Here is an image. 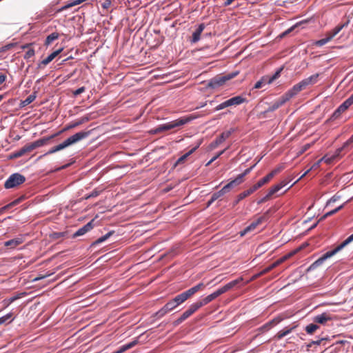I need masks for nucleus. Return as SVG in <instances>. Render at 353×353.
Instances as JSON below:
<instances>
[{"label": "nucleus", "instance_id": "4be33fe9", "mask_svg": "<svg viewBox=\"0 0 353 353\" xmlns=\"http://www.w3.org/2000/svg\"><path fill=\"white\" fill-rule=\"evenodd\" d=\"M204 28H205V25L203 23H201L199 26L198 28L192 34V43H196L199 41L201 34L203 31Z\"/></svg>", "mask_w": 353, "mask_h": 353}, {"label": "nucleus", "instance_id": "39448f33", "mask_svg": "<svg viewBox=\"0 0 353 353\" xmlns=\"http://www.w3.org/2000/svg\"><path fill=\"white\" fill-rule=\"evenodd\" d=\"M205 288V285L203 283H199L196 285L188 289V290L178 294L173 299L178 305L184 303L186 300L190 299L198 291L203 290Z\"/></svg>", "mask_w": 353, "mask_h": 353}, {"label": "nucleus", "instance_id": "a19ab883", "mask_svg": "<svg viewBox=\"0 0 353 353\" xmlns=\"http://www.w3.org/2000/svg\"><path fill=\"white\" fill-rule=\"evenodd\" d=\"M165 310H168V312L174 310L177 306H179L176 302H174V300L172 299L171 301H168L165 305Z\"/></svg>", "mask_w": 353, "mask_h": 353}, {"label": "nucleus", "instance_id": "a211bd4d", "mask_svg": "<svg viewBox=\"0 0 353 353\" xmlns=\"http://www.w3.org/2000/svg\"><path fill=\"white\" fill-rule=\"evenodd\" d=\"M93 221L94 220H92L89 223H88L86 225L83 226L82 228H79L75 233L73 234V237H77L82 236L85 234L86 232L90 231L93 228Z\"/></svg>", "mask_w": 353, "mask_h": 353}, {"label": "nucleus", "instance_id": "3c124183", "mask_svg": "<svg viewBox=\"0 0 353 353\" xmlns=\"http://www.w3.org/2000/svg\"><path fill=\"white\" fill-rule=\"evenodd\" d=\"M168 312V310H165V306L164 305L161 310H159L157 313H156V315L158 316V317H162L165 314H167Z\"/></svg>", "mask_w": 353, "mask_h": 353}, {"label": "nucleus", "instance_id": "b1692460", "mask_svg": "<svg viewBox=\"0 0 353 353\" xmlns=\"http://www.w3.org/2000/svg\"><path fill=\"white\" fill-rule=\"evenodd\" d=\"M343 207V205H341L339 206L338 208H335L334 210L325 213L323 216H322L319 219V220L318 221L317 223H316L315 224H313V225L310 228V230L314 228L320 221H321L324 220L325 219H326L327 217L332 216L334 214L336 213L338 211H339L341 209H342Z\"/></svg>", "mask_w": 353, "mask_h": 353}, {"label": "nucleus", "instance_id": "423d86ee", "mask_svg": "<svg viewBox=\"0 0 353 353\" xmlns=\"http://www.w3.org/2000/svg\"><path fill=\"white\" fill-rule=\"evenodd\" d=\"M89 134H90V132H83V131L79 132L73 134L72 136L68 137L63 143L56 145L57 149L58 150V151L63 150V149L70 146L71 145H73V144L80 141L81 140L88 137Z\"/></svg>", "mask_w": 353, "mask_h": 353}, {"label": "nucleus", "instance_id": "aec40b11", "mask_svg": "<svg viewBox=\"0 0 353 353\" xmlns=\"http://www.w3.org/2000/svg\"><path fill=\"white\" fill-rule=\"evenodd\" d=\"M282 320L283 319L280 316L276 317L272 321L263 325L260 329L263 332L269 330L271 327L280 323Z\"/></svg>", "mask_w": 353, "mask_h": 353}, {"label": "nucleus", "instance_id": "ddd939ff", "mask_svg": "<svg viewBox=\"0 0 353 353\" xmlns=\"http://www.w3.org/2000/svg\"><path fill=\"white\" fill-rule=\"evenodd\" d=\"M333 319V316L330 313L323 312L321 314L315 316L313 321L314 323L325 325L327 321H332Z\"/></svg>", "mask_w": 353, "mask_h": 353}, {"label": "nucleus", "instance_id": "8fccbe9b", "mask_svg": "<svg viewBox=\"0 0 353 353\" xmlns=\"http://www.w3.org/2000/svg\"><path fill=\"white\" fill-rule=\"evenodd\" d=\"M277 174V170H273L270 173H269L268 175H266L265 177H263V181H265V183H268L275 174Z\"/></svg>", "mask_w": 353, "mask_h": 353}, {"label": "nucleus", "instance_id": "f8f14e48", "mask_svg": "<svg viewBox=\"0 0 353 353\" xmlns=\"http://www.w3.org/2000/svg\"><path fill=\"white\" fill-rule=\"evenodd\" d=\"M234 132L233 129H231L228 131L223 132L219 137H217L212 143L211 148H216L218 145L225 141L232 133Z\"/></svg>", "mask_w": 353, "mask_h": 353}, {"label": "nucleus", "instance_id": "864d4df0", "mask_svg": "<svg viewBox=\"0 0 353 353\" xmlns=\"http://www.w3.org/2000/svg\"><path fill=\"white\" fill-rule=\"evenodd\" d=\"M89 121V117L88 116H85L79 119L77 122L78 123V126L83 124Z\"/></svg>", "mask_w": 353, "mask_h": 353}, {"label": "nucleus", "instance_id": "09e8293b", "mask_svg": "<svg viewBox=\"0 0 353 353\" xmlns=\"http://www.w3.org/2000/svg\"><path fill=\"white\" fill-rule=\"evenodd\" d=\"M229 106L230 105H229V103H228V100H227V101L223 102L222 103L218 105L215 108L214 110L215 111H219V110H221L224 109V108H225L227 107H229Z\"/></svg>", "mask_w": 353, "mask_h": 353}, {"label": "nucleus", "instance_id": "13d9d810", "mask_svg": "<svg viewBox=\"0 0 353 353\" xmlns=\"http://www.w3.org/2000/svg\"><path fill=\"white\" fill-rule=\"evenodd\" d=\"M84 91H85V88L81 87V88H78L77 90H76L75 91H74L73 94L74 96H77V95H79L81 93H83Z\"/></svg>", "mask_w": 353, "mask_h": 353}, {"label": "nucleus", "instance_id": "6ab92c4d", "mask_svg": "<svg viewBox=\"0 0 353 353\" xmlns=\"http://www.w3.org/2000/svg\"><path fill=\"white\" fill-rule=\"evenodd\" d=\"M62 48H60L52 53H51L49 56H48L46 59H44L39 64V67L41 68L42 65H46L49 63H50L61 51Z\"/></svg>", "mask_w": 353, "mask_h": 353}, {"label": "nucleus", "instance_id": "ea45409f", "mask_svg": "<svg viewBox=\"0 0 353 353\" xmlns=\"http://www.w3.org/2000/svg\"><path fill=\"white\" fill-rule=\"evenodd\" d=\"M332 37L327 33L325 38L321 39L316 42V45L318 46H322L332 40Z\"/></svg>", "mask_w": 353, "mask_h": 353}, {"label": "nucleus", "instance_id": "9d476101", "mask_svg": "<svg viewBox=\"0 0 353 353\" xmlns=\"http://www.w3.org/2000/svg\"><path fill=\"white\" fill-rule=\"evenodd\" d=\"M45 143L44 139H39L34 142L30 143L20 148L18 151V156L21 157L28 152H32L33 150L42 146Z\"/></svg>", "mask_w": 353, "mask_h": 353}, {"label": "nucleus", "instance_id": "052dcab7", "mask_svg": "<svg viewBox=\"0 0 353 353\" xmlns=\"http://www.w3.org/2000/svg\"><path fill=\"white\" fill-rule=\"evenodd\" d=\"M238 72H232L228 74L225 75L226 77L227 81L232 79V78L235 77L237 75Z\"/></svg>", "mask_w": 353, "mask_h": 353}, {"label": "nucleus", "instance_id": "dca6fc26", "mask_svg": "<svg viewBox=\"0 0 353 353\" xmlns=\"http://www.w3.org/2000/svg\"><path fill=\"white\" fill-rule=\"evenodd\" d=\"M296 327H297L296 324H294L292 325L285 327L282 330H280L275 335L274 337L276 339L280 340V339H283V337H285V336H287L288 334H289L290 333H291L293 330H294L296 328Z\"/></svg>", "mask_w": 353, "mask_h": 353}, {"label": "nucleus", "instance_id": "1a4fd4ad", "mask_svg": "<svg viewBox=\"0 0 353 353\" xmlns=\"http://www.w3.org/2000/svg\"><path fill=\"white\" fill-rule=\"evenodd\" d=\"M292 98L291 94L288 91L283 96H281L278 100L274 101L271 105L268 107V108L265 111V112H273L277 110L279 108L282 106L284 103H285L288 101Z\"/></svg>", "mask_w": 353, "mask_h": 353}, {"label": "nucleus", "instance_id": "f704fd0d", "mask_svg": "<svg viewBox=\"0 0 353 353\" xmlns=\"http://www.w3.org/2000/svg\"><path fill=\"white\" fill-rule=\"evenodd\" d=\"M59 38V34L57 32H53L48 35L45 41V44L46 46L50 45L52 43L54 40L57 39Z\"/></svg>", "mask_w": 353, "mask_h": 353}, {"label": "nucleus", "instance_id": "72a5a7b5", "mask_svg": "<svg viewBox=\"0 0 353 353\" xmlns=\"http://www.w3.org/2000/svg\"><path fill=\"white\" fill-rule=\"evenodd\" d=\"M347 110L343 104L340 105L339 108L334 112L332 115V118L335 119L340 117L341 114L345 112Z\"/></svg>", "mask_w": 353, "mask_h": 353}, {"label": "nucleus", "instance_id": "0eeeda50", "mask_svg": "<svg viewBox=\"0 0 353 353\" xmlns=\"http://www.w3.org/2000/svg\"><path fill=\"white\" fill-rule=\"evenodd\" d=\"M89 134H90V132H83V131L79 132L73 134L72 136L68 137L63 143L56 145L57 149L58 150V151L63 150V149L70 146L71 145H73V144L80 141L81 140L88 137Z\"/></svg>", "mask_w": 353, "mask_h": 353}, {"label": "nucleus", "instance_id": "6e6552de", "mask_svg": "<svg viewBox=\"0 0 353 353\" xmlns=\"http://www.w3.org/2000/svg\"><path fill=\"white\" fill-rule=\"evenodd\" d=\"M26 181V178L23 175L19 173H14L11 174L4 183V187L6 189L16 188Z\"/></svg>", "mask_w": 353, "mask_h": 353}, {"label": "nucleus", "instance_id": "49530a36", "mask_svg": "<svg viewBox=\"0 0 353 353\" xmlns=\"http://www.w3.org/2000/svg\"><path fill=\"white\" fill-rule=\"evenodd\" d=\"M344 107H345L347 109L353 104V94L347 99L343 103Z\"/></svg>", "mask_w": 353, "mask_h": 353}, {"label": "nucleus", "instance_id": "a18cd8bd", "mask_svg": "<svg viewBox=\"0 0 353 353\" xmlns=\"http://www.w3.org/2000/svg\"><path fill=\"white\" fill-rule=\"evenodd\" d=\"M282 68L276 71L272 77H270L268 80V83H272L275 79H276L279 76Z\"/></svg>", "mask_w": 353, "mask_h": 353}, {"label": "nucleus", "instance_id": "f3484780", "mask_svg": "<svg viewBox=\"0 0 353 353\" xmlns=\"http://www.w3.org/2000/svg\"><path fill=\"white\" fill-rule=\"evenodd\" d=\"M226 81L227 79L225 76L216 77L210 80V81L208 83V86L212 88H216L223 85Z\"/></svg>", "mask_w": 353, "mask_h": 353}, {"label": "nucleus", "instance_id": "412c9836", "mask_svg": "<svg viewBox=\"0 0 353 353\" xmlns=\"http://www.w3.org/2000/svg\"><path fill=\"white\" fill-rule=\"evenodd\" d=\"M23 243V239L21 238H16L4 243V245L6 247L10 248L11 249L15 248L17 246Z\"/></svg>", "mask_w": 353, "mask_h": 353}, {"label": "nucleus", "instance_id": "393cba45", "mask_svg": "<svg viewBox=\"0 0 353 353\" xmlns=\"http://www.w3.org/2000/svg\"><path fill=\"white\" fill-rule=\"evenodd\" d=\"M348 23L349 21L344 23L339 24L332 31L327 32L328 34L333 39L343 28L347 26Z\"/></svg>", "mask_w": 353, "mask_h": 353}, {"label": "nucleus", "instance_id": "7c9ffc66", "mask_svg": "<svg viewBox=\"0 0 353 353\" xmlns=\"http://www.w3.org/2000/svg\"><path fill=\"white\" fill-rule=\"evenodd\" d=\"M285 257L280 259L277 260L276 261H275L274 263H273L272 264H271L270 265H269L268 267L265 268V269H263L261 271L262 274H265L270 272L272 269H274V268L278 266L279 264H281L285 260Z\"/></svg>", "mask_w": 353, "mask_h": 353}, {"label": "nucleus", "instance_id": "e2e57ef3", "mask_svg": "<svg viewBox=\"0 0 353 353\" xmlns=\"http://www.w3.org/2000/svg\"><path fill=\"white\" fill-rule=\"evenodd\" d=\"M19 203V200H15L13 202L10 203V204L6 205L3 208L4 209H8L12 206H14V205L17 204Z\"/></svg>", "mask_w": 353, "mask_h": 353}, {"label": "nucleus", "instance_id": "e433bc0d", "mask_svg": "<svg viewBox=\"0 0 353 353\" xmlns=\"http://www.w3.org/2000/svg\"><path fill=\"white\" fill-rule=\"evenodd\" d=\"M203 305L201 303L200 301H197L196 303H192L190 305L189 308L188 309V311L191 313V314H194L198 309L201 307Z\"/></svg>", "mask_w": 353, "mask_h": 353}, {"label": "nucleus", "instance_id": "20e7f679", "mask_svg": "<svg viewBox=\"0 0 353 353\" xmlns=\"http://www.w3.org/2000/svg\"><path fill=\"white\" fill-rule=\"evenodd\" d=\"M319 74L316 73L310 77L305 78L301 81L299 83L295 84L288 92L291 94V96L294 97L299 92L305 90L307 87L311 86L318 82Z\"/></svg>", "mask_w": 353, "mask_h": 353}, {"label": "nucleus", "instance_id": "6e6d98bb", "mask_svg": "<svg viewBox=\"0 0 353 353\" xmlns=\"http://www.w3.org/2000/svg\"><path fill=\"white\" fill-rule=\"evenodd\" d=\"M64 236L63 232H54L51 235L53 239H59Z\"/></svg>", "mask_w": 353, "mask_h": 353}, {"label": "nucleus", "instance_id": "680f3d73", "mask_svg": "<svg viewBox=\"0 0 353 353\" xmlns=\"http://www.w3.org/2000/svg\"><path fill=\"white\" fill-rule=\"evenodd\" d=\"M230 147L228 146V148H226L225 149H224L223 150L219 152V153H217L214 157L213 159L214 160L217 159L221 155H222L225 150H227Z\"/></svg>", "mask_w": 353, "mask_h": 353}, {"label": "nucleus", "instance_id": "4c0bfd02", "mask_svg": "<svg viewBox=\"0 0 353 353\" xmlns=\"http://www.w3.org/2000/svg\"><path fill=\"white\" fill-rule=\"evenodd\" d=\"M203 305L201 303L200 301H197L196 303H192L190 305L189 308L188 309V311L191 313V314H194L198 309L201 307Z\"/></svg>", "mask_w": 353, "mask_h": 353}, {"label": "nucleus", "instance_id": "4d7b16f0", "mask_svg": "<svg viewBox=\"0 0 353 353\" xmlns=\"http://www.w3.org/2000/svg\"><path fill=\"white\" fill-rule=\"evenodd\" d=\"M34 50L33 49H30L26 52V53L24 56V58L29 59V58L32 57V56H34Z\"/></svg>", "mask_w": 353, "mask_h": 353}, {"label": "nucleus", "instance_id": "774afa93", "mask_svg": "<svg viewBox=\"0 0 353 353\" xmlns=\"http://www.w3.org/2000/svg\"><path fill=\"white\" fill-rule=\"evenodd\" d=\"M110 3H111L110 1L107 0V1H105L104 2V3H103V8H108V6L110 5Z\"/></svg>", "mask_w": 353, "mask_h": 353}, {"label": "nucleus", "instance_id": "a878e982", "mask_svg": "<svg viewBox=\"0 0 353 353\" xmlns=\"http://www.w3.org/2000/svg\"><path fill=\"white\" fill-rule=\"evenodd\" d=\"M199 145H196V147L193 148L192 150H190L188 152L185 153L183 156H181L180 158L178 159V160L176 161L174 166L176 167L179 164H181L185 162V161L187 159V158L192 154L197 148Z\"/></svg>", "mask_w": 353, "mask_h": 353}, {"label": "nucleus", "instance_id": "7ed1b4c3", "mask_svg": "<svg viewBox=\"0 0 353 353\" xmlns=\"http://www.w3.org/2000/svg\"><path fill=\"white\" fill-rule=\"evenodd\" d=\"M196 118H197L196 116L180 118L179 119L172 121L171 122L161 125L157 127L156 128H154V130H152V132L154 134H158V133H161V132H163L165 131H168V130H172L174 128L185 125L187 123H188L189 121H192L193 119H196Z\"/></svg>", "mask_w": 353, "mask_h": 353}, {"label": "nucleus", "instance_id": "473e14b6", "mask_svg": "<svg viewBox=\"0 0 353 353\" xmlns=\"http://www.w3.org/2000/svg\"><path fill=\"white\" fill-rule=\"evenodd\" d=\"M114 233L113 231H110L109 232H108L106 234H105L104 236L99 238L98 239H97L95 241H94L92 243V245H98L99 243H101L103 242H104L105 241H106L109 237H110L112 234Z\"/></svg>", "mask_w": 353, "mask_h": 353}, {"label": "nucleus", "instance_id": "2f4dec72", "mask_svg": "<svg viewBox=\"0 0 353 353\" xmlns=\"http://www.w3.org/2000/svg\"><path fill=\"white\" fill-rule=\"evenodd\" d=\"M192 314L191 313L188 311V310H185L182 314L181 316L177 319L173 323L175 326L176 325H179V324H181L183 321H185V319H187L189 316H190Z\"/></svg>", "mask_w": 353, "mask_h": 353}, {"label": "nucleus", "instance_id": "0e129e2a", "mask_svg": "<svg viewBox=\"0 0 353 353\" xmlns=\"http://www.w3.org/2000/svg\"><path fill=\"white\" fill-rule=\"evenodd\" d=\"M57 152H58V150L57 149V147L54 146L46 154H51Z\"/></svg>", "mask_w": 353, "mask_h": 353}, {"label": "nucleus", "instance_id": "69168bd1", "mask_svg": "<svg viewBox=\"0 0 353 353\" xmlns=\"http://www.w3.org/2000/svg\"><path fill=\"white\" fill-rule=\"evenodd\" d=\"M6 79L5 74H0V84H2Z\"/></svg>", "mask_w": 353, "mask_h": 353}, {"label": "nucleus", "instance_id": "9b49d317", "mask_svg": "<svg viewBox=\"0 0 353 353\" xmlns=\"http://www.w3.org/2000/svg\"><path fill=\"white\" fill-rule=\"evenodd\" d=\"M265 183V181H263V179H260L255 185H254L252 187L249 188L248 190L241 192L239 194V200H242L249 196L250 194H252L254 192H255L257 189L263 186Z\"/></svg>", "mask_w": 353, "mask_h": 353}, {"label": "nucleus", "instance_id": "338daca9", "mask_svg": "<svg viewBox=\"0 0 353 353\" xmlns=\"http://www.w3.org/2000/svg\"><path fill=\"white\" fill-rule=\"evenodd\" d=\"M262 275H263V274H262V272H261H261H259L258 274H256L254 275V276H252V278L251 279V280L256 279H257V278H259V277L261 276Z\"/></svg>", "mask_w": 353, "mask_h": 353}, {"label": "nucleus", "instance_id": "5701e85b", "mask_svg": "<svg viewBox=\"0 0 353 353\" xmlns=\"http://www.w3.org/2000/svg\"><path fill=\"white\" fill-rule=\"evenodd\" d=\"M286 183L284 182V181H282L280 183L272 187L270 190H269V192L268 194V195L266 196L265 198H264L263 201L265 200L266 198H268L270 196H271L272 194H274V193L277 192L279 190H280L282 188H283L284 186L286 185Z\"/></svg>", "mask_w": 353, "mask_h": 353}, {"label": "nucleus", "instance_id": "79ce46f5", "mask_svg": "<svg viewBox=\"0 0 353 353\" xmlns=\"http://www.w3.org/2000/svg\"><path fill=\"white\" fill-rule=\"evenodd\" d=\"M255 166V165H254L253 166L250 167V168H248L246 169L243 173L239 174L237 176L236 179H239V182L240 183L243 181V178L247 175L248 173H250V172L252 170V168Z\"/></svg>", "mask_w": 353, "mask_h": 353}, {"label": "nucleus", "instance_id": "de8ad7c7", "mask_svg": "<svg viewBox=\"0 0 353 353\" xmlns=\"http://www.w3.org/2000/svg\"><path fill=\"white\" fill-rule=\"evenodd\" d=\"M19 298H20V295L14 296L10 297L8 299L4 300L3 303L6 306H8L10 303H12V302H14V301H16L17 299H18Z\"/></svg>", "mask_w": 353, "mask_h": 353}, {"label": "nucleus", "instance_id": "c756f323", "mask_svg": "<svg viewBox=\"0 0 353 353\" xmlns=\"http://www.w3.org/2000/svg\"><path fill=\"white\" fill-rule=\"evenodd\" d=\"M240 184L239 179H237L236 178L230 183H228L227 185H225L221 190L224 192V194L228 192L231 188H232L234 186Z\"/></svg>", "mask_w": 353, "mask_h": 353}, {"label": "nucleus", "instance_id": "cd10ccee", "mask_svg": "<svg viewBox=\"0 0 353 353\" xmlns=\"http://www.w3.org/2000/svg\"><path fill=\"white\" fill-rule=\"evenodd\" d=\"M138 343V341L137 340H134L133 341L128 343V344H125V345H123V346H121L119 350H118L117 351L113 352V353H123L125 351L133 347L134 345H136Z\"/></svg>", "mask_w": 353, "mask_h": 353}, {"label": "nucleus", "instance_id": "c9c22d12", "mask_svg": "<svg viewBox=\"0 0 353 353\" xmlns=\"http://www.w3.org/2000/svg\"><path fill=\"white\" fill-rule=\"evenodd\" d=\"M319 328V326L314 323L309 324L305 327V332L309 334H312L314 332H315Z\"/></svg>", "mask_w": 353, "mask_h": 353}, {"label": "nucleus", "instance_id": "5fc2aeb1", "mask_svg": "<svg viewBox=\"0 0 353 353\" xmlns=\"http://www.w3.org/2000/svg\"><path fill=\"white\" fill-rule=\"evenodd\" d=\"M77 126H78V123H77L76 121L73 122V123L69 124L68 125L65 126L61 132H64V131L68 130L70 129L74 128Z\"/></svg>", "mask_w": 353, "mask_h": 353}, {"label": "nucleus", "instance_id": "58836bf2", "mask_svg": "<svg viewBox=\"0 0 353 353\" xmlns=\"http://www.w3.org/2000/svg\"><path fill=\"white\" fill-rule=\"evenodd\" d=\"M36 98L34 94L29 95L24 101H21V106L24 107L31 103Z\"/></svg>", "mask_w": 353, "mask_h": 353}, {"label": "nucleus", "instance_id": "c85d7f7f", "mask_svg": "<svg viewBox=\"0 0 353 353\" xmlns=\"http://www.w3.org/2000/svg\"><path fill=\"white\" fill-rule=\"evenodd\" d=\"M85 0H74V1H70V3H67L64 6H62L61 8H60L57 12H61L65 10L68 8H70L73 6L79 5V4L81 3L82 2H83Z\"/></svg>", "mask_w": 353, "mask_h": 353}, {"label": "nucleus", "instance_id": "4468645a", "mask_svg": "<svg viewBox=\"0 0 353 353\" xmlns=\"http://www.w3.org/2000/svg\"><path fill=\"white\" fill-rule=\"evenodd\" d=\"M265 219L264 216L259 217L255 221L252 222L250 225L247 226L243 231L240 232L241 236H244L247 233L254 230L259 225L262 223Z\"/></svg>", "mask_w": 353, "mask_h": 353}, {"label": "nucleus", "instance_id": "603ef678", "mask_svg": "<svg viewBox=\"0 0 353 353\" xmlns=\"http://www.w3.org/2000/svg\"><path fill=\"white\" fill-rule=\"evenodd\" d=\"M12 316V313L7 314L6 315L0 318V325L4 323L6 321L10 319Z\"/></svg>", "mask_w": 353, "mask_h": 353}, {"label": "nucleus", "instance_id": "37998d69", "mask_svg": "<svg viewBox=\"0 0 353 353\" xmlns=\"http://www.w3.org/2000/svg\"><path fill=\"white\" fill-rule=\"evenodd\" d=\"M224 194V192L221 190L216 192H214L211 196V201H215L216 199L223 196Z\"/></svg>", "mask_w": 353, "mask_h": 353}, {"label": "nucleus", "instance_id": "f257e3e1", "mask_svg": "<svg viewBox=\"0 0 353 353\" xmlns=\"http://www.w3.org/2000/svg\"><path fill=\"white\" fill-rule=\"evenodd\" d=\"M353 241V234L350 235L347 239H346L342 243H341L339 245H338L336 248L331 251H328L326 253H325L322 256H321L319 259H318L316 261H315L307 269V271H311L319 266L321 265L325 260L327 259L332 257L335 254H336L338 252L341 250L345 246H346L347 244H349L350 242Z\"/></svg>", "mask_w": 353, "mask_h": 353}, {"label": "nucleus", "instance_id": "bf43d9fd", "mask_svg": "<svg viewBox=\"0 0 353 353\" xmlns=\"http://www.w3.org/2000/svg\"><path fill=\"white\" fill-rule=\"evenodd\" d=\"M319 162L315 163L313 165V166L310 168L309 170H307L304 174H302V176L299 178V179H302L303 177H304L305 176H306V174H307V173H309V172L313 169L314 168H317L319 166Z\"/></svg>", "mask_w": 353, "mask_h": 353}, {"label": "nucleus", "instance_id": "bb28decb", "mask_svg": "<svg viewBox=\"0 0 353 353\" xmlns=\"http://www.w3.org/2000/svg\"><path fill=\"white\" fill-rule=\"evenodd\" d=\"M245 101V99L241 97L236 96L228 99V103L230 106L236 105L243 103Z\"/></svg>", "mask_w": 353, "mask_h": 353}, {"label": "nucleus", "instance_id": "f03ea898", "mask_svg": "<svg viewBox=\"0 0 353 353\" xmlns=\"http://www.w3.org/2000/svg\"><path fill=\"white\" fill-rule=\"evenodd\" d=\"M243 280V277H239L237 279H235V280L227 283L222 288H219L214 292L205 296L204 299H203L201 301H200L201 303L202 304L203 306L207 305L208 303H209L210 302H211L212 301H213L214 299H215L220 295L225 293L228 290L233 288L234 286H236L237 284H239Z\"/></svg>", "mask_w": 353, "mask_h": 353}, {"label": "nucleus", "instance_id": "2eb2a0df", "mask_svg": "<svg viewBox=\"0 0 353 353\" xmlns=\"http://www.w3.org/2000/svg\"><path fill=\"white\" fill-rule=\"evenodd\" d=\"M353 142V138L350 139V140H348L347 141H346L344 145L340 148H338L336 151H335V153L333 156H332L330 158H328V159H325L326 157H323V159H321L320 161H322L323 159H325V161L327 162V163H330L332 160H334L335 158L338 157H340L341 156V152L350 143H352Z\"/></svg>", "mask_w": 353, "mask_h": 353}, {"label": "nucleus", "instance_id": "c03bdc74", "mask_svg": "<svg viewBox=\"0 0 353 353\" xmlns=\"http://www.w3.org/2000/svg\"><path fill=\"white\" fill-rule=\"evenodd\" d=\"M265 83H268V80L265 79V78H262L261 80L257 81L254 85L255 89H259L263 86Z\"/></svg>", "mask_w": 353, "mask_h": 353}]
</instances>
